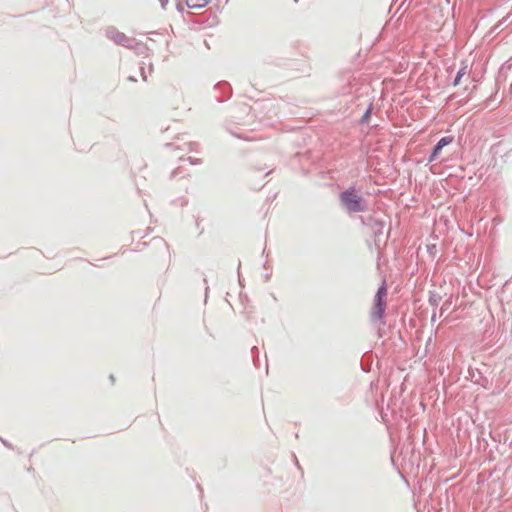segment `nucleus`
Instances as JSON below:
<instances>
[{
    "label": "nucleus",
    "instance_id": "obj_5",
    "mask_svg": "<svg viewBox=\"0 0 512 512\" xmlns=\"http://www.w3.org/2000/svg\"><path fill=\"white\" fill-rule=\"evenodd\" d=\"M442 300V296L436 292H430L428 302L431 306L437 307Z\"/></svg>",
    "mask_w": 512,
    "mask_h": 512
},
{
    "label": "nucleus",
    "instance_id": "obj_8",
    "mask_svg": "<svg viewBox=\"0 0 512 512\" xmlns=\"http://www.w3.org/2000/svg\"><path fill=\"white\" fill-rule=\"evenodd\" d=\"M372 108H373V103H370L368 105L366 111L364 112L363 116L359 120V124H365L369 121V119L371 117V113H372Z\"/></svg>",
    "mask_w": 512,
    "mask_h": 512
},
{
    "label": "nucleus",
    "instance_id": "obj_2",
    "mask_svg": "<svg viewBox=\"0 0 512 512\" xmlns=\"http://www.w3.org/2000/svg\"><path fill=\"white\" fill-rule=\"evenodd\" d=\"M361 221L365 226L369 227L370 230L372 231V234L374 236V246L379 253L381 249L386 245L389 236V232L387 233L386 236H384V220L369 215L366 217H361Z\"/></svg>",
    "mask_w": 512,
    "mask_h": 512
},
{
    "label": "nucleus",
    "instance_id": "obj_1",
    "mask_svg": "<svg viewBox=\"0 0 512 512\" xmlns=\"http://www.w3.org/2000/svg\"><path fill=\"white\" fill-rule=\"evenodd\" d=\"M342 207L348 213H359L367 210V202L363 196L359 195L354 186H351L339 195Z\"/></svg>",
    "mask_w": 512,
    "mask_h": 512
},
{
    "label": "nucleus",
    "instance_id": "obj_6",
    "mask_svg": "<svg viewBox=\"0 0 512 512\" xmlns=\"http://www.w3.org/2000/svg\"><path fill=\"white\" fill-rule=\"evenodd\" d=\"M208 0H186V4L189 8H201L206 6Z\"/></svg>",
    "mask_w": 512,
    "mask_h": 512
},
{
    "label": "nucleus",
    "instance_id": "obj_7",
    "mask_svg": "<svg viewBox=\"0 0 512 512\" xmlns=\"http://www.w3.org/2000/svg\"><path fill=\"white\" fill-rule=\"evenodd\" d=\"M512 69V58L507 60L505 63L502 64V66L499 69V76L498 77H504L506 78L505 72L510 71Z\"/></svg>",
    "mask_w": 512,
    "mask_h": 512
},
{
    "label": "nucleus",
    "instance_id": "obj_9",
    "mask_svg": "<svg viewBox=\"0 0 512 512\" xmlns=\"http://www.w3.org/2000/svg\"><path fill=\"white\" fill-rule=\"evenodd\" d=\"M465 74H466V67H462L461 69H459L453 82H452V86H454V87L458 86L460 84L462 77Z\"/></svg>",
    "mask_w": 512,
    "mask_h": 512
},
{
    "label": "nucleus",
    "instance_id": "obj_3",
    "mask_svg": "<svg viewBox=\"0 0 512 512\" xmlns=\"http://www.w3.org/2000/svg\"><path fill=\"white\" fill-rule=\"evenodd\" d=\"M387 284L384 280L378 287L373 299V306L370 311V321L372 323H383L386 309Z\"/></svg>",
    "mask_w": 512,
    "mask_h": 512
},
{
    "label": "nucleus",
    "instance_id": "obj_10",
    "mask_svg": "<svg viewBox=\"0 0 512 512\" xmlns=\"http://www.w3.org/2000/svg\"><path fill=\"white\" fill-rule=\"evenodd\" d=\"M435 318H436V314H435V312H434V313H433V315H432V317H431V320H432V321H435Z\"/></svg>",
    "mask_w": 512,
    "mask_h": 512
},
{
    "label": "nucleus",
    "instance_id": "obj_4",
    "mask_svg": "<svg viewBox=\"0 0 512 512\" xmlns=\"http://www.w3.org/2000/svg\"><path fill=\"white\" fill-rule=\"evenodd\" d=\"M453 141H454L453 136H444V137L440 138L439 141L431 149V152L427 158V162L431 163V162L435 161L438 158V156L440 155L443 148L448 146L449 144H451Z\"/></svg>",
    "mask_w": 512,
    "mask_h": 512
}]
</instances>
